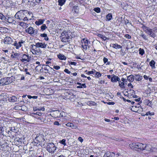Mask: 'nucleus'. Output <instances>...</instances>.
<instances>
[{"label":"nucleus","mask_w":157,"mask_h":157,"mask_svg":"<svg viewBox=\"0 0 157 157\" xmlns=\"http://www.w3.org/2000/svg\"><path fill=\"white\" fill-rule=\"evenodd\" d=\"M129 146L131 149L136 151L143 150L145 147V144L139 142L133 143L129 144Z\"/></svg>","instance_id":"f257e3e1"},{"label":"nucleus","mask_w":157,"mask_h":157,"mask_svg":"<svg viewBox=\"0 0 157 157\" xmlns=\"http://www.w3.org/2000/svg\"><path fill=\"white\" fill-rule=\"evenodd\" d=\"M29 13L26 10H20L17 12L15 15V18L20 20H23L24 17L27 16Z\"/></svg>","instance_id":"f03ea898"},{"label":"nucleus","mask_w":157,"mask_h":157,"mask_svg":"<svg viewBox=\"0 0 157 157\" xmlns=\"http://www.w3.org/2000/svg\"><path fill=\"white\" fill-rule=\"evenodd\" d=\"M142 28L146 33H147L151 37L154 38L156 36L155 34L153 32V29H151L147 26L143 25Z\"/></svg>","instance_id":"7ed1b4c3"},{"label":"nucleus","mask_w":157,"mask_h":157,"mask_svg":"<svg viewBox=\"0 0 157 157\" xmlns=\"http://www.w3.org/2000/svg\"><path fill=\"white\" fill-rule=\"evenodd\" d=\"M38 48L36 46V44L35 45H31V52L33 54L40 55L42 53L41 52Z\"/></svg>","instance_id":"20e7f679"},{"label":"nucleus","mask_w":157,"mask_h":157,"mask_svg":"<svg viewBox=\"0 0 157 157\" xmlns=\"http://www.w3.org/2000/svg\"><path fill=\"white\" fill-rule=\"evenodd\" d=\"M46 147L47 150L51 153H53L56 148V147L52 143L48 144Z\"/></svg>","instance_id":"39448f33"},{"label":"nucleus","mask_w":157,"mask_h":157,"mask_svg":"<svg viewBox=\"0 0 157 157\" xmlns=\"http://www.w3.org/2000/svg\"><path fill=\"white\" fill-rule=\"evenodd\" d=\"M140 102L138 103L136 105H134L132 106L131 109L132 111L140 113L143 111V109L141 108L140 104Z\"/></svg>","instance_id":"423d86ee"},{"label":"nucleus","mask_w":157,"mask_h":157,"mask_svg":"<svg viewBox=\"0 0 157 157\" xmlns=\"http://www.w3.org/2000/svg\"><path fill=\"white\" fill-rule=\"evenodd\" d=\"M82 48L83 50H87L88 47V44H90V42L88 40L87 38H84L82 39L81 41Z\"/></svg>","instance_id":"0eeeda50"},{"label":"nucleus","mask_w":157,"mask_h":157,"mask_svg":"<svg viewBox=\"0 0 157 157\" xmlns=\"http://www.w3.org/2000/svg\"><path fill=\"white\" fill-rule=\"evenodd\" d=\"M11 78H2L0 80V83L2 85L8 84L13 82V81H10Z\"/></svg>","instance_id":"6e6552de"},{"label":"nucleus","mask_w":157,"mask_h":157,"mask_svg":"<svg viewBox=\"0 0 157 157\" xmlns=\"http://www.w3.org/2000/svg\"><path fill=\"white\" fill-rule=\"evenodd\" d=\"M65 114V113L63 112H60L58 110L54 111L52 113V114L55 117H63Z\"/></svg>","instance_id":"1a4fd4ad"},{"label":"nucleus","mask_w":157,"mask_h":157,"mask_svg":"<svg viewBox=\"0 0 157 157\" xmlns=\"http://www.w3.org/2000/svg\"><path fill=\"white\" fill-rule=\"evenodd\" d=\"M13 39L10 37L6 36L3 40V42L5 44H12L13 42Z\"/></svg>","instance_id":"9d476101"},{"label":"nucleus","mask_w":157,"mask_h":157,"mask_svg":"<svg viewBox=\"0 0 157 157\" xmlns=\"http://www.w3.org/2000/svg\"><path fill=\"white\" fill-rule=\"evenodd\" d=\"M20 60L22 62L26 63L29 62L30 59L28 56L24 54L22 55L21 57V59H20Z\"/></svg>","instance_id":"9b49d317"},{"label":"nucleus","mask_w":157,"mask_h":157,"mask_svg":"<svg viewBox=\"0 0 157 157\" xmlns=\"http://www.w3.org/2000/svg\"><path fill=\"white\" fill-rule=\"evenodd\" d=\"M145 147H144V150H146L148 151L152 152L154 151V148L150 144H145Z\"/></svg>","instance_id":"f8f14e48"},{"label":"nucleus","mask_w":157,"mask_h":157,"mask_svg":"<svg viewBox=\"0 0 157 157\" xmlns=\"http://www.w3.org/2000/svg\"><path fill=\"white\" fill-rule=\"evenodd\" d=\"M24 42L25 41L23 40H21V41L19 42L18 43H17L16 41H15L13 45L17 49H18L22 46V44L24 43Z\"/></svg>","instance_id":"ddd939ff"},{"label":"nucleus","mask_w":157,"mask_h":157,"mask_svg":"<svg viewBox=\"0 0 157 157\" xmlns=\"http://www.w3.org/2000/svg\"><path fill=\"white\" fill-rule=\"evenodd\" d=\"M111 81L113 82H116L117 81H118L119 82H121L120 78L118 77L115 76L113 74L112 75Z\"/></svg>","instance_id":"4468645a"},{"label":"nucleus","mask_w":157,"mask_h":157,"mask_svg":"<svg viewBox=\"0 0 157 157\" xmlns=\"http://www.w3.org/2000/svg\"><path fill=\"white\" fill-rule=\"evenodd\" d=\"M36 46L39 48H45L47 46V44L44 43L43 42H37L36 43Z\"/></svg>","instance_id":"2eb2a0df"},{"label":"nucleus","mask_w":157,"mask_h":157,"mask_svg":"<svg viewBox=\"0 0 157 157\" xmlns=\"http://www.w3.org/2000/svg\"><path fill=\"white\" fill-rule=\"evenodd\" d=\"M25 32L27 33L33 35L34 33V29L32 27H30L25 29Z\"/></svg>","instance_id":"dca6fc26"},{"label":"nucleus","mask_w":157,"mask_h":157,"mask_svg":"<svg viewBox=\"0 0 157 157\" xmlns=\"http://www.w3.org/2000/svg\"><path fill=\"white\" fill-rule=\"evenodd\" d=\"M68 116L65 115H64L63 117H61V118L60 119V120L62 121H70V116L68 115Z\"/></svg>","instance_id":"f3484780"},{"label":"nucleus","mask_w":157,"mask_h":157,"mask_svg":"<svg viewBox=\"0 0 157 157\" xmlns=\"http://www.w3.org/2000/svg\"><path fill=\"white\" fill-rule=\"evenodd\" d=\"M115 154L113 152H107L105 154L103 157H114Z\"/></svg>","instance_id":"a211bd4d"},{"label":"nucleus","mask_w":157,"mask_h":157,"mask_svg":"<svg viewBox=\"0 0 157 157\" xmlns=\"http://www.w3.org/2000/svg\"><path fill=\"white\" fill-rule=\"evenodd\" d=\"M66 125L67 127L71 128L72 129H75L77 128V126L71 123H68L66 124Z\"/></svg>","instance_id":"6ab92c4d"},{"label":"nucleus","mask_w":157,"mask_h":157,"mask_svg":"<svg viewBox=\"0 0 157 157\" xmlns=\"http://www.w3.org/2000/svg\"><path fill=\"white\" fill-rule=\"evenodd\" d=\"M44 21V19H40L38 20L37 21H36L35 23L36 25H39L42 24Z\"/></svg>","instance_id":"aec40b11"},{"label":"nucleus","mask_w":157,"mask_h":157,"mask_svg":"<svg viewBox=\"0 0 157 157\" xmlns=\"http://www.w3.org/2000/svg\"><path fill=\"white\" fill-rule=\"evenodd\" d=\"M134 78L132 75H130L127 77V80H128L129 82H133L134 81Z\"/></svg>","instance_id":"412c9836"},{"label":"nucleus","mask_w":157,"mask_h":157,"mask_svg":"<svg viewBox=\"0 0 157 157\" xmlns=\"http://www.w3.org/2000/svg\"><path fill=\"white\" fill-rule=\"evenodd\" d=\"M155 62L153 60H152L149 63V65L151 67L152 69H154L155 68Z\"/></svg>","instance_id":"4be33fe9"},{"label":"nucleus","mask_w":157,"mask_h":157,"mask_svg":"<svg viewBox=\"0 0 157 157\" xmlns=\"http://www.w3.org/2000/svg\"><path fill=\"white\" fill-rule=\"evenodd\" d=\"M112 47L116 49L121 48L122 46L120 45H118L117 44H112Z\"/></svg>","instance_id":"5701e85b"},{"label":"nucleus","mask_w":157,"mask_h":157,"mask_svg":"<svg viewBox=\"0 0 157 157\" xmlns=\"http://www.w3.org/2000/svg\"><path fill=\"white\" fill-rule=\"evenodd\" d=\"M6 96L3 94H0V102L5 101L6 100Z\"/></svg>","instance_id":"b1692460"},{"label":"nucleus","mask_w":157,"mask_h":157,"mask_svg":"<svg viewBox=\"0 0 157 157\" xmlns=\"http://www.w3.org/2000/svg\"><path fill=\"white\" fill-rule=\"evenodd\" d=\"M77 84L78 85H80L78 86L77 87V88H86V86L85 83H83L81 84V83L79 82H78Z\"/></svg>","instance_id":"393cba45"},{"label":"nucleus","mask_w":157,"mask_h":157,"mask_svg":"<svg viewBox=\"0 0 157 157\" xmlns=\"http://www.w3.org/2000/svg\"><path fill=\"white\" fill-rule=\"evenodd\" d=\"M17 98L15 96H13L10 98L9 100L10 102H14L17 101Z\"/></svg>","instance_id":"a878e982"},{"label":"nucleus","mask_w":157,"mask_h":157,"mask_svg":"<svg viewBox=\"0 0 157 157\" xmlns=\"http://www.w3.org/2000/svg\"><path fill=\"white\" fill-rule=\"evenodd\" d=\"M136 77H135L134 78L136 80L140 81L142 79V77L140 75H136Z\"/></svg>","instance_id":"bb28decb"},{"label":"nucleus","mask_w":157,"mask_h":157,"mask_svg":"<svg viewBox=\"0 0 157 157\" xmlns=\"http://www.w3.org/2000/svg\"><path fill=\"white\" fill-rule=\"evenodd\" d=\"M58 58L61 60H65L66 58L62 54H59L58 55Z\"/></svg>","instance_id":"cd10ccee"},{"label":"nucleus","mask_w":157,"mask_h":157,"mask_svg":"<svg viewBox=\"0 0 157 157\" xmlns=\"http://www.w3.org/2000/svg\"><path fill=\"white\" fill-rule=\"evenodd\" d=\"M140 36H141L144 40H147V36L145 35L143 32H141L140 34Z\"/></svg>","instance_id":"c85d7f7f"},{"label":"nucleus","mask_w":157,"mask_h":157,"mask_svg":"<svg viewBox=\"0 0 157 157\" xmlns=\"http://www.w3.org/2000/svg\"><path fill=\"white\" fill-rule=\"evenodd\" d=\"M19 25L23 28H26L28 27V24L22 22L20 23Z\"/></svg>","instance_id":"c756f323"},{"label":"nucleus","mask_w":157,"mask_h":157,"mask_svg":"<svg viewBox=\"0 0 157 157\" xmlns=\"http://www.w3.org/2000/svg\"><path fill=\"white\" fill-rule=\"evenodd\" d=\"M20 56V54L18 53H13V54H12L11 55V57L13 58H17Z\"/></svg>","instance_id":"7c9ffc66"},{"label":"nucleus","mask_w":157,"mask_h":157,"mask_svg":"<svg viewBox=\"0 0 157 157\" xmlns=\"http://www.w3.org/2000/svg\"><path fill=\"white\" fill-rule=\"evenodd\" d=\"M30 115L32 117H33L36 118L37 119H38L40 120H41V118L39 117L40 116H38V115L35 114V113H31V114H30Z\"/></svg>","instance_id":"2f4dec72"},{"label":"nucleus","mask_w":157,"mask_h":157,"mask_svg":"<svg viewBox=\"0 0 157 157\" xmlns=\"http://www.w3.org/2000/svg\"><path fill=\"white\" fill-rule=\"evenodd\" d=\"M41 37H44V39L46 40H48V38L47 36V34L46 33L41 34L40 35Z\"/></svg>","instance_id":"473e14b6"},{"label":"nucleus","mask_w":157,"mask_h":157,"mask_svg":"<svg viewBox=\"0 0 157 157\" xmlns=\"http://www.w3.org/2000/svg\"><path fill=\"white\" fill-rule=\"evenodd\" d=\"M4 128L2 127H0V137L2 135H4Z\"/></svg>","instance_id":"72a5a7b5"},{"label":"nucleus","mask_w":157,"mask_h":157,"mask_svg":"<svg viewBox=\"0 0 157 157\" xmlns=\"http://www.w3.org/2000/svg\"><path fill=\"white\" fill-rule=\"evenodd\" d=\"M145 101L146 105L149 106H151L152 104V102L148 100H146Z\"/></svg>","instance_id":"f704fd0d"},{"label":"nucleus","mask_w":157,"mask_h":157,"mask_svg":"<svg viewBox=\"0 0 157 157\" xmlns=\"http://www.w3.org/2000/svg\"><path fill=\"white\" fill-rule=\"evenodd\" d=\"M66 2L65 0H58V2L59 5L60 6H62Z\"/></svg>","instance_id":"c9c22d12"},{"label":"nucleus","mask_w":157,"mask_h":157,"mask_svg":"<svg viewBox=\"0 0 157 157\" xmlns=\"http://www.w3.org/2000/svg\"><path fill=\"white\" fill-rule=\"evenodd\" d=\"M94 73H95V76L96 77L99 78L101 76V74L99 72L97 71H96Z\"/></svg>","instance_id":"e433bc0d"},{"label":"nucleus","mask_w":157,"mask_h":157,"mask_svg":"<svg viewBox=\"0 0 157 157\" xmlns=\"http://www.w3.org/2000/svg\"><path fill=\"white\" fill-rule=\"evenodd\" d=\"M98 37L101 38L104 40H105L107 39V38L105 36L101 34H98Z\"/></svg>","instance_id":"4c0bfd02"},{"label":"nucleus","mask_w":157,"mask_h":157,"mask_svg":"<svg viewBox=\"0 0 157 157\" xmlns=\"http://www.w3.org/2000/svg\"><path fill=\"white\" fill-rule=\"evenodd\" d=\"M119 86L122 89H125V87L124 86V84L123 82H119Z\"/></svg>","instance_id":"58836bf2"},{"label":"nucleus","mask_w":157,"mask_h":157,"mask_svg":"<svg viewBox=\"0 0 157 157\" xmlns=\"http://www.w3.org/2000/svg\"><path fill=\"white\" fill-rule=\"evenodd\" d=\"M112 15L111 13H109L106 16V19L108 21H110L111 19L112 18Z\"/></svg>","instance_id":"ea45409f"},{"label":"nucleus","mask_w":157,"mask_h":157,"mask_svg":"<svg viewBox=\"0 0 157 157\" xmlns=\"http://www.w3.org/2000/svg\"><path fill=\"white\" fill-rule=\"evenodd\" d=\"M139 53L140 55L142 56L144 53V51L143 49L140 48L139 49Z\"/></svg>","instance_id":"a19ab883"},{"label":"nucleus","mask_w":157,"mask_h":157,"mask_svg":"<svg viewBox=\"0 0 157 157\" xmlns=\"http://www.w3.org/2000/svg\"><path fill=\"white\" fill-rule=\"evenodd\" d=\"M103 62L104 63H106L107 62L106 65H109L110 64V62H108V59L105 57H104L103 59Z\"/></svg>","instance_id":"79ce46f5"},{"label":"nucleus","mask_w":157,"mask_h":157,"mask_svg":"<svg viewBox=\"0 0 157 157\" xmlns=\"http://www.w3.org/2000/svg\"><path fill=\"white\" fill-rule=\"evenodd\" d=\"M95 72V70L94 69H93L92 71H89L87 73H86V74L88 75H90V74H93L94 73V72Z\"/></svg>","instance_id":"37998d69"},{"label":"nucleus","mask_w":157,"mask_h":157,"mask_svg":"<svg viewBox=\"0 0 157 157\" xmlns=\"http://www.w3.org/2000/svg\"><path fill=\"white\" fill-rule=\"evenodd\" d=\"M154 115V113H153V112L151 113L150 112L148 111V112H147L145 115H142V116H144L145 115L148 116V115L151 116V115Z\"/></svg>","instance_id":"c03bdc74"},{"label":"nucleus","mask_w":157,"mask_h":157,"mask_svg":"<svg viewBox=\"0 0 157 157\" xmlns=\"http://www.w3.org/2000/svg\"><path fill=\"white\" fill-rule=\"evenodd\" d=\"M6 17L2 14L0 13V19L2 20H4L6 19Z\"/></svg>","instance_id":"a18cd8bd"},{"label":"nucleus","mask_w":157,"mask_h":157,"mask_svg":"<svg viewBox=\"0 0 157 157\" xmlns=\"http://www.w3.org/2000/svg\"><path fill=\"white\" fill-rule=\"evenodd\" d=\"M47 28V27L46 26V25L44 24H43L41 27V30L44 31V30H45V29H46Z\"/></svg>","instance_id":"49530a36"},{"label":"nucleus","mask_w":157,"mask_h":157,"mask_svg":"<svg viewBox=\"0 0 157 157\" xmlns=\"http://www.w3.org/2000/svg\"><path fill=\"white\" fill-rule=\"evenodd\" d=\"M66 140L65 139H63L60 142V143L63 145L64 146H65L66 145V144L65 143Z\"/></svg>","instance_id":"de8ad7c7"},{"label":"nucleus","mask_w":157,"mask_h":157,"mask_svg":"<svg viewBox=\"0 0 157 157\" xmlns=\"http://www.w3.org/2000/svg\"><path fill=\"white\" fill-rule=\"evenodd\" d=\"M94 11L97 13H99L100 12V9L98 7L95 8L94 9Z\"/></svg>","instance_id":"09e8293b"},{"label":"nucleus","mask_w":157,"mask_h":157,"mask_svg":"<svg viewBox=\"0 0 157 157\" xmlns=\"http://www.w3.org/2000/svg\"><path fill=\"white\" fill-rule=\"evenodd\" d=\"M48 67L49 68H52L50 67L48 65H46L44 68V70H45L47 72H48Z\"/></svg>","instance_id":"8fccbe9b"},{"label":"nucleus","mask_w":157,"mask_h":157,"mask_svg":"<svg viewBox=\"0 0 157 157\" xmlns=\"http://www.w3.org/2000/svg\"><path fill=\"white\" fill-rule=\"evenodd\" d=\"M61 35L62 36H66V35H67V32L66 31H63Z\"/></svg>","instance_id":"3c124183"},{"label":"nucleus","mask_w":157,"mask_h":157,"mask_svg":"<svg viewBox=\"0 0 157 157\" xmlns=\"http://www.w3.org/2000/svg\"><path fill=\"white\" fill-rule=\"evenodd\" d=\"M28 69L27 68H25L24 70V71L25 72H26V74H27V75H30L31 74H30V73L28 72Z\"/></svg>","instance_id":"603ef678"},{"label":"nucleus","mask_w":157,"mask_h":157,"mask_svg":"<svg viewBox=\"0 0 157 157\" xmlns=\"http://www.w3.org/2000/svg\"><path fill=\"white\" fill-rule=\"evenodd\" d=\"M124 36L128 39H130L131 38V36L128 34H125Z\"/></svg>","instance_id":"864d4df0"},{"label":"nucleus","mask_w":157,"mask_h":157,"mask_svg":"<svg viewBox=\"0 0 157 157\" xmlns=\"http://www.w3.org/2000/svg\"><path fill=\"white\" fill-rule=\"evenodd\" d=\"M53 68L54 69H56V70H58L60 68V67L59 66H54L53 67Z\"/></svg>","instance_id":"5fc2aeb1"},{"label":"nucleus","mask_w":157,"mask_h":157,"mask_svg":"<svg viewBox=\"0 0 157 157\" xmlns=\"http://www.w3.org/2000/svg\"><path fill=\"white\" fill-rule=\"evenodd\" d=\"M64 71L67 74H70L71 73V71L67 69H65L64 70Z\"/></svg>","instance_id":"6e6d98bb"},{"label":"nucleus","mask_w":157,"mask_h":157,"mask_svg":"<svg viewBox=\"0 0 157 157\" xmlns=\"http://www.w3.org/2000/svg\"><path fill=\"white\" fill-rule=\"evenodd\" d=\"M54 124L56 125L59 126L60 125V124L59 122L58 121H55L54 123Z\"/></svg>","instance_id":"4d7b16f0"},{"label":"nucleus","mask_w":157,"mask_h":157,"mask_svg":"<svg viewBox=\"0 0 157 157\" xmlns=\"http://www.w3.org/2000/svg\"><path fill=\"white\" fill-rule=\"evenodd\" d=\"M105 81L104 80H101L100 81H99L98 83L99 85H102L104 83Z\"/></svg>","instance_id":"13d9d810"},{"label":"nucleus","mask_w":157,"mask_h":157,"mask_svg":"<svg viewBox=\"0 0 157 157\" xmlns=\"http://www.w3.org/2000/svg\"><path fill=\"white\" fill-rule=\"evenodd\" d=\"M35 114L38 115V116H41L42 115V113L41 112H36Z\"/></svg>","instance_id":"bf43d9fd"},{"label":"nucleus","mask_w":157,"mask_h":157,"mask_svg":"<svg viewBox=\"0 0 157 157\" xmlns=\"http://www.w3.org/2000/svg\"><path fill=\"white\" fill-rule=\"evenodd\" d=\"M11 131H12V132H16V130L15 127H11L10 129Z\"/></svg>","instance_id":"052dcab7"},{"label":"nucleus","mask_w":157,"mask_h":157,"mask_svg":"<svg viewBox=\"0 0 157 157\" xmlns=\"http://www.w3.org/2000/svg\"><path fill=\"white\" fill-rule=\"evenodd\" d=\"M78 139V140L81 143H82L83 141V139L81 137H79Z\"/></svg>","instance_id":"680f3d73"},{"label":"nucleus","mask_w":157,"mask_h":157,"mask_svg":"<svg viewBox=\"0 0 157 157\" xmlns=\"http://www.w3.org/2000/svg\"><path fill=\"white\" fill-rule=\"evenodd\" d=\"M90 104L93 105H96V103L95 102L93 101H91L90 102Z\"/></svg>","instance_id":"e2e57ef3"},{"label":"nucleus","mask_w":157,"mask_h":157,"mask_svg":"<svg viewBox=\"0 0 157 157\" xmlns=\"http://www.w3.org/2000/svg\"><path fill=\"white\" fill-rule=\"evenodd\" d=\"M77 63L74 62H71L70 63V64L71 65H76Z\"/></svg>","instance_id":"0e129e2a"},{"label":"nucleus","mask_w":157,"mask_h":157,"mask_svg":"<svg viewBox=\"0 0 157 157\" xmlns=\"http://www.w3.org/2000/svg\"><path fill=\"white\" fill-rule=\"evenodd\" d=\"M152 29L153 31L155 32H157V27H154Z\"/></svg>","instance_id":"69168bd1"},{"label":"nucleus","mask_w":157,"mask_h":157,"mask_svg":"<svg viewBox=\"0 0 157 157\" xmlns=\"http://www.w3.org/2000/svg\"><path fill=\"white\" fill-rule=\"evenodd\" d=\"M23 20L24 21H28V19L27 18V16L24 17L23 18Z\"/></svg>","instance_id":"338daca9"},{"label":"nucleus","mask_w":157,"mask_h":157,"mask_svg":"<svg viewBox=\"0 0 157 157\" xmlns=\"http://www.w3.org/2000/svg\"><path fill=\"white\" fill-rule=\"evenodd\" d=\"M128 87L130 86V87L132 88H133V86L132 85L131 83H129L128 85Z\"/></svg>","instance_id":"774afa93"}]
</instances>
